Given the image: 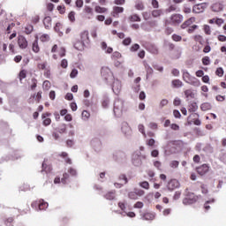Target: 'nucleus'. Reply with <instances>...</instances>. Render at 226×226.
Here are the masks:
<instances>
[{
	"instance_id": "f257e3e1",
	"label": "nucleus",
	"mask_w": 226,
	"mask_h": 226,
	"mask_svg": "<svg viewBox=\"0 0 226 226\" xmlns=\"http://www.w3.org/2000/svg\"><path fill=\"white\" fill-rule=\"evenodd\" d=\"M124 110H126V108H124V101L122 99H116L113 107L114 115L117 117H121Z\"/></svg>"
},
{
	"instance_id": "f03ea898",
	"label": "nucleus",
	"mask_w": 226,
	"mask_h": 226,
	"mask_svg": "<svg viewBox=\"0 0 226 226\" xmlns=\"http://www.w3.org/2000/svg\"><path fill=\"white\" fill-rule=\"evenodd\" d=\"M113 160L117 163H123L126 162V153L121 150H117L113 153Z\"/></svg>"
},
{
	"instance_id": "7ed1b4c3",
	"label": "nucleus",
	"mask_w": 226,
	"mask_h": 226,
	"mask_svg": "<svg viewBox=\"0 0 226 226\" xmlns=\"http://www.w3.org/2000/svg\"><path fill=\"white\" fill-rule=\"evenodd\" d=\"M132 162L134 167H140L142 165V154L140 152L132 154Z\"/></svg>"
},
{
	"instance_id": "20e7f679",
	"label": "nucleus",
	"mask_w": 226,
	"mask_h": 226,
	"mask_svg": "<svg viewBox=\"0 0 226 226\" xmlns=\"http://www.w3.org/2000/svg\"><path fill=\"white\" fill-rule=\"evenodd\" d=\"M197 196H195L193 192H188L187 198L183 200V204H185V206L195 204V202H197Z\"/></svg>"
},
{
	"instance_id": "39448f33",
	"label": "nucleus",
	"mask_w": 226,
	"mask_h": 226,
	"mask_svg": "<svg viewBox=\"0 0 226 226\" xmlns=\"http://www.w3.org/2000/svg\"><path fill=\"white\" fill-rule=\"evenodd\" d=\"M101 75L107 81H109L110 79L112 80V79H114V76L112 75V72L109 68H102L101 71Z\"/></svg>"
},
{
	"instance_id": "423d86ee",
	"label": "nucleus",
	"mask_w": 226,
	"mask_h": 226,
	"mask_svg": "<svg viewBox=\"0 0 226 226\" xmlns=\"http://www.w3.org/2000/svg\"><path fill=\"white\" fill-rule=\"evenodd\" d=\"M122 133L126 137H132V128L126 122L122 123Z\"/></svg>"
},
{
	"instance_id": "0eeeda50",
	"label": "nucleus",
	"mask_w": 226,
	"mask_h": 226,
	"mask_svg": "<svg viewBox=\"0 0 226 226\" xmlns=\"http://www.w3.org/2000/svg\"><path fill=\"white\" fill-rule=\"evenodd\" d=\"M180 186L181 185L179 184V181H177V179H171L167 185L168 190H170V192H174L176 188H179Z\"/></svg>"
},
{
	"instance_id": "6e6552de",
	"label": "nucleus",
	"mask_w": 226,
	"mask_h": 226,
	"mask_svg": "<svg viewBox=\"0 0 226 226\" xmlns=\"http://www.w3.org/2000/svg\"><path fill=\"white\" fill-rule=\"evenodd\" d=\"M206 8H207V4H198L193 6L192 11L193 13H202Z\"/></svg>"
},
{
	"instance_id": "1a4fd4ad",
	"label": "nucleus",
	"mask_w": 226,
	"mask_h": 226,
	"mask_svg": "<svg viewBox=\"0 0 226 226\" xmlns=\"http://www.w3.org/2000/svg\"><path fill=\"white\" fill-rule=\"evenodd\" d=\"M197 173L200 176H206L207 172H209V166L207 164H203L198 168H196Z\"/></svg>"
},
{
	"instance_id": "9d476101",
	"label": "nucleus",
	"mask_w": 226,
	"mask_h": 226,
	"mask_svg": "<svg viewBox=\"0 0 226 226\" xmlns=\"http://www.w3.org/2000/svg\"><path fill=\"white\" fill-rule=\"evenodd\" d=\"M121 81H119V79H115L112 85L113 93H115V94H119V93H121Z\"/></svg>"
},
{
	"instance_id": "9b49d317",
	"label": "nucleus",
	"mask_w": 226,
	"mask_h": 226,
	"mask_svg": "<svg viewBox=\"0 0 226 226\" xmlns=\"http://www.w3.org/2000/svg\"><path fill=\"white\" fill-rule=\"evenodd\" d=\"M171 22L174 26H177L183 22V15L174 14L170 17Z\"/></svg>"
},
{
	"instance_id": "f8f14e48",
	"label": "nucleus",
	"mask_w": 226,
	"mask_h": 226,
	"mask_svg": "<svg viewBox=\"0 0 226 226\" xmlns=\"http://www.w3.org/2000/svg\"><path fill=\"white\" fill-rule=\"evenodd\" d=\"M91 146L94 147V151H101L102 149V141L98 139H94L91 141Z\"/></svg>"
},
{
	"instance_id": "ddd939ff",
	"label": "nucleus",
	"mask_w": 226,
	"mask_h": 226,
	"mask_svg": "<svg viewBox=\"0 0 226 226\" xmlns=\"http://www.w3.org/2000/svg\"><path fill=\"white\" fill-rule=\"evenodd\" d=\"M18 45L20 49H27V40H26V37L19 35L18 37Z\"/></svg>"
},
{
	"instance_id": "4468645a",
	"label": "nucleus",
	"mask_w": 226,
	"mask_h": 226,
	"mask_svg": "<svg viewBox=\"0 0 226 226\" xmlns=\"http://www.w3.org/2000/svg\"><path fill=\"white\" fill-rule=\"evenodd\" d=\"M101 103H102V109H109L110 105V99L109 98V96L104 95L102 99Z\"/></svg>"
},
{
	"instance_id": "2eb2a0df",
	"label": "nucleus",
	"mask_w": 226,
	"mask_h": 226,
	"mask_svg": "<svg viewBox=\"0 0 226 226\" xmlns=\"http://www.w3.org/2000/svg\"><path fill=\"white\" fill-rule=\"evenodd\" d=\"M80 38L83 43L89 44V32L84 31L83 33H81Z\"/></svg>"
},
{
	"instance_id": "dca6fc26",
	"label": "nucleus",
	"mask_w": 226,
	"mask_h": 226,
	"mask_svg": "<svg viewBox=\"0 0 226 226\" xmlns=\"http://www.w3.org/2000/svg\"><path fill=\"white\" fill-rule=\"evenodd\" d=\"M194 20H195V18H190L189 19H187L185 22H184L181 25V28L182 29H186V27H188V26H192V24H193Z\"/></svg>"
},
{
	"instance_id": "f3484780",
	"label": "nucleus",
	"mask_w": 226,
	"mask_h": 226,
	"mask_svg": "<svg viewBox=\"0 0 226 226\" xmlns=\"http://www.w3.org/2000/svg\"><path fill=\"white\" fill-rule=\"evenodd\" d=\"M84 47H86V44L82 41H78L74 43V49H76V50H84Z\"/></svg>"
},
{
	"instance_id": "a211bd4d",
	"label": "nucleus",
	"mask_w": 226,
	"mask_h": 226,
	"mask_svg": "<svg viewBox=\"0 0 226 226\" xmlns=\"http://www.w3.org/2000/svg\"><path fill=\"white\" fill-rule=\"evenodd\" d=\"M183 79L185 82H187V84H189V82H192V80H193V77H192V75H190L188 72H185L183 73Z\"/></svg>"
},
{
	"instance_id": "6ab92c4d",
	"label": "nucleus",
	"mask_w": 226,
	"mask_h": 226,
	"mask_svg": "<svg viewBox=\"0 0 226 226\" xmlns=\"http://www.w3.org/2000/svg\"><path fill=\"white\" fill-rule=\"evenodd\" d=\"M51 22H52V18H50L49 16L44 18L43 24H44L45 29H50Z\"/></svg>"
},
{
	"instance_id": "aec40b11",
	"label": "nucleus",
	"mask_w": 226,
	"mask_h": 226,
	"mask_svg": "<svg viewBox=\"0 0 226 226\" xmlns=\"http://www.w3.org/2000/svg\"><path fill=\"white\" fill-rule=\"evenodd\" d=\"M107 200H114L116 199V191L109 192L104 195Z\"/></svg>"
},
{
	"instance_id": "412c9836",
	"label": "nucleus",
	"mask_w": 226,
	"mask_h": 226,
	"mask_svg": "<svg viewBox=\"0 0 226 226\" xmlns=\"http://www.w3.org/2000/svg\"><path fill=\"white\" fill-rule=\"evenodd\" d=\"M213 106H211V103L209 102H205V103H202L200 105V109L201 110H203L204 112H206V110H211Z\"/></svg>"
},
{
	"instance_id": "4be33fe9",
	"label": "nucleus",
	"mask_w": 226,
	"mask_h": 226,
	"mask_svg": "<svg viewBox=\"0 0 226 226\" xmlns=\"http://www.w3.org/2000/svg\"><path fill=\"white\" fill-rule=\"evenodd\" d=\"M199 109V106L197 105V102H192L189 105V112H197Z\"/></svg>"
},
{
	"instance_id": "5701e85b",
	"label": "nucleus",
	"mask_w": 226,
	"mask_h": 226,
	"mask_svg": "<svg viewBox=\"0 0 226 226\" xmlns=\"http://www.w3.org/2000/svg\"><path fill=\"white\" fill-rule=\"evenodd\" d=\"M96 13H107L109 9L105 7H100V5L95 6L94 8Z\"/></svg>"
},
{
	"instance_id": "b1692460",
	"label": "nucleus",
	"mask_w": 226,
	"mask_h": 226,
	"mask_svg": "<svg viewBox=\"0 0 226 226\" xmlns=\"http://www.w3.org/2000/svg\"><path fill=\"white\" fill-rule=\"evenodd\" d=\"M145 69L147 72V79H149V75H153V68L149 64H145Z\"/></svg>"
},
{
	"instance_id": "393cba45",
	"label": "nucleus",
	"mask_w": 226,
	"mask_h": 226,
	"mask_svg": "<svg viewBox=\"0 0 226 226\" xmlns=\"http://www.w3.org/2000/svg\"><path fill=\"white\" fill-rule=\"evenodd\" d=\"M39 209L42 211V209H47L49 207V203L43 202V200H41L40 203H38Z\"/></svg>"
},
{
	"instance_id": "a878e982",
	"label": "nucleus",
	"mask_w": 226,
	"mask_h": 226,
	"mask_svg": "<svg viewBox=\"0 0 226 226\" xmlns=\"http://www.w3.org/2000/svg\"><path fill=\"white\" fill-rule=\"evenodd\" d=\"M213 11H222L223 10V7L220 4H215L212 6Z\"/></svg>"
},
{
	"instance_id": "bb28decb",
	"label": "nucleus",
	"mask_w": 226,
	"mask_h": 226,
	"mask_svg": "<svg viewBox=\"0 0 226 226\" xmlns=\"http://www.w3.org/2000/svg\"><path fill=\"white\" fill-rule=\"evenodd\" d=\"M41 172H52V167L51 166H47V164H45V162L42 163V170Z\"/></svg>"
},
{
	"instance_id": "cd10ccee",
	"label": "nucleus",
	"mask_w": 226,
	"mask_h": 226,
	"mask_svg": "<svg viewBox=\"0 0 226 226\" xmlns=\"http://www.w3.org/2000/svg\"><path fill=\"white\" fill-rule=\"evenodd\" d=\"M185 94L186 98H195V93H193L192 90H185Z\"/></svg>"
},
{
	"instance_id": "c85d7f7f",
	"label": "nucleus",
	"mask_w": 226,
	"mask_h": 226,
	"mask_svg": "<svg viewBox=\"0 0 226 226\" xmlns=\"http://www.w3.org/2000/svg\"><path fill=\"white\" fill-rule=\"evenodd\" d=\"M113 11H114V13H117V15L118 13H123V11H124V8L119 7V6H115V7H113Z\"/></svg>"
},
{
	"instance_id": "c756f323",
	"label": "nucleus",
	"mask_w": 226,
	"mask_h": 226,
	"mask_svg": "<svg viewBox=\"0 0 226 226\" xmlns=\"http://www.w3.org/2000/svg\"><path fill=\"white\" fill-rule=\"evenodd\" d=\"M33 50L37 53L40 52V47L38 46V40H35L33 43Z\"/></svg>"
},
{
	"instance_id": "7c9ffc66",
	"label": "nucleus",
	"mask_w": 226,
	"mask_h": 226,
	"mask_svg": "<svg viewBox=\"0 0 226 226\" xmlns=\"http://www.w3.org/2000/svg\"><path fill=\"white\" fill-rule=\"evenodd\" d=\"M128 197L129 199H132V200H137V199H139V197L137 196V192H131L128 193Z\"/></svg>"
},
{
	"instance_id": "2f4dec72",
	"label": "nucleus",
	"mask_w": 226,
	"mask_h": 226,
	"mask_svg": "<svg viewBox=\"0 0 226 226\" xmlns=\"http://www.w3.org/2000/svg\"><path fill=\"white\" fill-rule=\"evenodd\" d=\"M189 84H191L192 86H196L197 87H199V86H200V81H199V79H197L196 78H192V81L189 82Z\"/></svg>"
},
{
	"instance_id": "473e14b6",
	"label": "nucleus",
	"mask_w": 226,
	"mask_h": 226,
	"mask_svg": "<svg viewBox=\"0 0 226 226\" xmlns=\"http://www.w3.org/2000/svg\"><path fill=\"white\" fill-rule=\"evenodd\" d=\"M130 20L131 22H140V17H139L137 14H134L130 17Z\"/></svg>"
},
{
	"instance_id": "72a5a7b5",
	"label": "nucleus",
	"mask_w": 226,
	"mask_h": 226,
	"mask_svg": "<svg viewBox=\"0 0 226 226\" xmlns=\"http://www.w3.org/2000/svg\"><path fill=\"white\" fill-rule=\"evenodd\" d=\"M139 186H141V188H144L145 190H149V182L147 181L140 182Z\"/></svg>"
},
{
	"instance_id": "f704fd0d",
	"label": "nucleus",
	"mask_w": 226,
	"mask_h": 226,
	"mask_svg": "<svg viewBox=\"0 0 226 226\" xmlns=\"http://www.w3.org/2000/svg\"><path fill=\"white\" fill-rule=\"evenodd\" d=\"M42 87L43 89H45L46 91H49L50 89V81L49 80H45L42 84Z\"/></svg>"
},
{
	"instance_id": "c9c22d12",
	"label": "nucleus",
	"mask_w": 226,
	"mask_h": 226,
	"mask_svg": "<svg viewBox=\"0 0 226 226\" xmlns=\"http://www.w3.org/2000/svg\"><path fill=\"white\" fill-rule=\"evenodd\" d=\"M214 202H215V199H213L212 200L206 201L204 205V208L206 209V211H209V209H211V207H209V205L207 204H213Z\"/></svg>"
},
{
	"instance_id": "e433bc0d",
	"label": "nucleus",
	"mask_w": 226,
	"mask_h": 226,
	"mask_svg": "<svg viewBox=\"0 0 226 226\" xmlns=\"http://www.w3.org/2000/svg\"><path fill=\"white\" fill-rule=\"evenodd\" d=\"M172 84H173L174 87H181V86H183V82H181V80H179V79L173 80Z\"/></svg>"
},
{
	"instance_id": "4c0bfd02",
	"label": "nucleus",
	"mask_w": 226,
	"mask_h": 226,
	"mask_svg": "<svg viewBox=\"0 0 226 226\" xmlns=\"http://www.w3.org/2000/svg\"><path fill=\"white\" fill-rule=\"evenodd\" d=\"M169 105V100L162 99L159 104L160 109H163V107Z\"/></svg>"
},
{
	"instance_id": "58836bf2",
	"label": "nucleus",
	"mask_w": 226,
	"mask_h": 226,
	"mask_svg": "<svg viewBox=\"0 0 226 226\" xmlns=\"http://www.w3.org/2000/svg\"><path fill=\"white\" fill-rule=\"evenodd\" d=\"M163 12L162 11V10H154L152 11V16L156 18V17H160V15H162Z\"/></svg>"
},
{
	"instance_id": "ea45409f",
	"label": "nucleus",
	"mask_w": 226,
	"mask_h": 226,
	"mask_svg": "<svg viewBox=\"0 0 226 226\" xmlns=\"http://www.w3.org/2000/svg\"><path fill=\"white\" fill-rule=\"evenodd\" d=\"M25 33L26 34H31L33 33V26L32 25H28L25 27Z\"/></svg>"
},
{
	"instance_id": "a19ab883",
	"label": "nucleus",
	"mask_w": 226,
	"mask_h": 226,
	"mask_svg": "<svg viewBox=\"0 0 226 226\" xmlns=\"http://www.w3.org/2000/svg\"><path fill=\"white\" fill-rule=\"evenodd\" d=\"M59 27H61V23L57 22L56 24V26L54 27V30L56 31V33H58L59 36H61L63 34V32L59 30Z\"/></svg>"
},
{
	"instance_id": "79ce46f5",
	"label": "nucleus",
	"mask_w": 226,
	"mask_h": 226,
	"mask_svg": "<svg viewBox=\"0 0 226 226\" xmlns=\"http://www.w3.org/2000/svg\"><path fill=\"white\" fill-rule=\"evenodd\" d=\"M144 220H154V215L153 214H145L143 216Z\"/></svg>"
},
{
	"instance_id": "37998d69",
	"label": "nucleus",
	"mask_w": 226,
	"mask_h": 226,
	"mask_svg": "<svg viewBox=\"0 0 226 226\" xmlns=\"http://www.w3.org/2000/svg\"><path fill=\"white\" fill-rule=\"evenodd\" d=\"M215 75L218 77H223V69L222 67L217 68Z\"/></svg>"
},
{
	"instance_id": "c03bdc74",
	"label": "nucleus",
	"mask_w": 226,
	"mask_h": 226,
	"mask_svg": "<svg viewBox=\"0 0 226 226\" xmlns=\"http://www.w3.org/2000/svg\"><path fill=\"white\" fill-rule=\"evenodd\" d=\"M210 63V60H209V56H204L202 58V64L205 65V66H208Z\"/></svg>"
},
{
	"instance_id": "a18cd8bd",
	"label": "nucleus",
	"mask_w": 226,
	"mask_h": 226,
	"mask_svg": "<svg viewBox=\"0 0 226 226\" xmlns=\"http://www.w3.org/2000/svg\"><path fill=\"white\" fill-rule=\"evenodd\" d=\"M139 49H140V46L138 43L133 44L131 47V52H137V50H139Z\"/></svg>"
},
{
	"instance_id": "49530a36",
	"label": "nucleus",
	"mask_w": 226,
	"mask_h": 226,
	"mask_svg": "<svg viewBox=\"0 0 226 226\" xmlns=\"http://www.w3.org/2000/svg\"><path fill=\"white\" fill-rule=\"evenodd\" d=\"M59 133H66V124H63L59 130H58Z\"/></svg>"
},
{
	"instance_id": "de8ad7c7",
	"label": "nucleus",
	"mask_w": 226,
	"mask_h": 226,
	"mask_svg": "<svg viewBox=\"0 0 226 226\" xmlns=\"http://www.w3.org/2000/svg\"><path fill=\"white\" fill-rule=\"evenodd\" d=\"M181 197V191H177L173 196V200H179Z\"/></svg>"
},
{
	"instance_id": "09e8293b",
	"label": "nucleus",
	"mask_w": 226,
	"mask_h": 226,
	"mask_svg": "<svg viewBox=\"0 0 226 226\" xmlns=\"http://www.w3.org/2000/svg\"><path fill=\"white\" fill-rule=\"evenodd\" d=\"M136 10H144V4L142 2H138L135 5Z\"/></svg>"
},
{
	"instance_id": "8fccbe9b",
	"label": "nucleus",
	"mask_w": 226,
	"mask_h": 226,
	"mask_svg": "<svg viewBox=\"0 0 226 226\" xmlns=\"http://www.w3.org/2000/svg\"><path fill=\"white\" fill-rule=\"evenodd\" d=\"M84 11H86V13H89L90 15H94L93 8L89 6H85Z\"/></svg>"
},
{
	"instance_id": "3c124183",
	"label": "nucleus",
	"mask_w": 226,
	"mask_h": 226,
	"mask_svg": "<svg viewBox=\"0 0 226 226\" xmlns=\"http://www.w3.org/2000/svg\"><path fill=\"white\" fill-rule=\"evenodd\" d=\"M68 17L71 22H75V11H71Z\"/></svg>"
},
{
	"instance_id": "603ef678",
	"label": "nucleus",
	"mask_w": 226,
	"mask_h": 226,
	"mask_svg": "<svg viewBox=\"0 0 226 226\" xmlns=\"http://www.w3.org/2000/svg\"><path fill=\"white\" fill-rule=\"evenodd\" d=\"M79 74V71L77 69H73L70 74L71 79H75L77 75Z\"/></svg>"
},
{
	"instance_id": "864d4df0",
	"label": "nucleus",
	"mask_w": 226,
	"mask_h": 226,
	"mask_svg": "<svg viewBox=\"0 0 226 226\" xmlns=\"http://www.w3.org/2000/svg\"><path fill=\"white\" fill-rule=\"evenodd\" d=\"M40 40L41 41H49V40H50V37L49 36V34H43L41 36Z\"/></svg>"
},
{
	"instance_id": "5fc2aeb1",
	"label": "nucleus",
	"mask_w": 226,
	"mask_h": 226,
	"mask_svg": "<svg viewBox=\"0 0 226 226\" xmlns=\"http://www.w3.org/2000/svg\"><path fill=\"white\" fill-rule=\"evenodd\" d=\"M170 167H171L172 169H177V167H179V162H177V161H173V162H171V163H170Z\"/></svg>"
},
{
	"instance_id": "6e6d98bb",
	"label": "nucleus",
	"mask_w": 226,
	"mask_h": 226,
	"mask_svg": "<svg viewBox=\"0 0 226 226\" xmlns=\"http://www.w3.org/2000/svg\"><path fill=\"white\" fill-rule=\"evenodd\" d=\"M82 117H84L85 119H89V117L91 116V114L89 112H87V110H84L81 114Z\"/></svg>"
},
{
	"instance_id": "4d7b16f0",
	"label": "nucleus",
	"mask_w": 226,
	"mask_h": 226,
	"mask_svg": "<svg viewBox=\"0 0 226 226\" xmlns=\"http://www.w3.org/2000/svg\"><path fill=\"white\" fill-rule=\"evenodd\" d=\"M148 126L149 128H151V130H158V124L156 123L152 122L148 124Z\"/></svg>"
},
{
	"instance_id": "13d9d810",
	"label": "nucleus",
	"mask_w": 226,
	"mask_h": 226,
	"mask_svg": "<svg viewBox=\"0 0 226 226\" xmlns=\"http://www.w3.org/2000/svg\"><path fill=\"white\" fill-rule=\"evenodd\" d=\"M176 5H171L168 9H166V13H170L171 11H176Z\"/></svg>"
},
{
	"instance_id": "bf43d9fd",
	"label": "nucleus",
	"mask_w": 226,
	"mask_h": 226,
	"mask_svg": "<svg viewBox=\"0 0 226 226\" xmlns=\"http://www.w3.org/2000/svg\"><path fill=\"white\" fill-rule=\"evenodd\" d=\"M123 43H124V45H126V46L130 45V43H132V38H130V37L125 38L123 41Z\"/></svg>"
},
{
	"instance_id": "052dcab7",
	"label": "nucleus",
	"mask_w": 226,
	"mask_h": 226,
	"mask_svg": "<svg viewBox=\"0 0 226 226\" xmlns=\"http://www.w3.org/2000/svg\"><path fill=\"white\" fill-rule=\"evenodd\" d=\"M155 142L156 141L154 140V139H150L147 141V146H150L151 147H153V146H154Z\"/></svg>"
},
{
	"instance_id": "680f3d73",
	"label": "nucleus",
	"mask_w": 226,
	"mask_h": 226,
	"mask_svg": "<svg viewBox=\"0 0 226 226\" xmlns=\"http://www.w3.org/2000/svg\"><path fill=\"white\" fill-rule=\"evenodd\" d=\"M139 131L140 132V133H142V135H144V137H146V131H144V125L143 124L139 125Z\"/></svg>"
},
{
	"instance_id": "e2e57ef3",
	"label": "nucleus",
	"mask_w": 226,
	"mask_h": 226,
	"mask_svg": "<svg viewBox=\"0 0 226 226\" xmlns=\"http://www.w3.org/2000/svg\"><path fill=\"white\" fill-rule=\"evenodd\" d=\"M204 31H205L206 34H211V28L209 27V26L206 25L204 26Z\"/></svg>"
},
{
	"instance_id": "0e129e2a",
	"label": "nucleus",
	"mask_w": 226,
	"mask_h": 226,
	"mask_svg": "<svg viewBox=\"0 0 226 226\" xmlns=\"http://www.w3.org/2000/svg\"><path fill=\"white\" fill-rule=\"evenodd\" d=\"M150 52L152 54H158V48H156V46H152L151 49H150Z\"/></svg>"
},
{
	"instance_id": "69168bd1",
	"label": "nucleus",
	"mask_w": 226,
	"mask_h": 226,
	"mask_svg": "<svg viewBox=\"0 0 226 226\" xmlns=\"http://www.w3.org/2000/svg\"><path fill=\"white\" fill-rule=\"evenodd\" d=\"M69 173L71 174V176H77V170H75L73 168H70Z\"/></svg>"
},
{
	"instance_id": "338daca9",
	"label": "nucleus",
	"mask_w": 226,
	"mask_h": 226,
	"mask_svg": "<svg viewBox=\"0 0 226 226\" xmlns=\"http://www.w3.org/2000/svg\"><path fill=\"white\" fill-rule=\"evenodd\" d=\"M26 71H21L19 72V79L22 80V79H26Z\"/></svg>"
},
{
	"instance_id": "774afa93",
	"label": "nucleus",
	"mask_w": 226,
	"mask_h": 226,
	"mask_svg": "<svg viewBox=\"0 0 226 226\" xmlns=\"http://www.w3.org/2000/svg\"><path fill=\"white\" fill-rule=\"evenodd\" d=\"M153 66H154V70H157L158 72H163V67L162 66H160L158 64H154Z\"/></svg>"
}]
</instances>
